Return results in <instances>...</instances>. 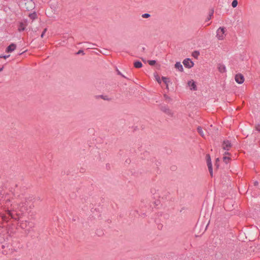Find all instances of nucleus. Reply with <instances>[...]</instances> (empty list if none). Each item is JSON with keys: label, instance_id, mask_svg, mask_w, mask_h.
I'll list each match as a JSON object with an SVG mask.
<instances>
[{"label": "nucleus", "instance_id": "f257e3e1", "mask_svg": "<svg viewBox=\"0 0 260 260\" xmlns=\"http://www.w3.org/2000/svg\"><path fill=\"white\" fill-rule=\"evenodd\" d=\"M25 199L21 201L19 200H5L2 208L11 217V218L18 220L27 210Z\"/></svg>", "mask_w": 260, "mask_h": 260}, {"label": "nucleus", "instance_id": "f03ea898", "mask_svg": "<svg viewBox=\"0 0 260 260\" xmlns=\"http://www.w3.org/2000/svg\"><path fill=\"white\" fill-rule=\"evenodd\" d=\"M225 30L224 27H219L216 31V37L218 40H223L224 37Z\"/></svg>", "mask_w": 260, "mask_h": 260}, {"label": "nucleus", "instance_id": "7ed1b4c3", "mask_svg": "<svg viewBox=\"0 0 260 260\" xmlns=\"http://www.w3.org/2000/svg\"><path fill=\"white\" fill-rule=\"evenodd\" d=\"M207 133L211 136H214L217 134L218 128L213 127L212 125H210L206 129Z\"/></svg>", "mask_w": 260, "mask_h": 260}, {"label": "nucleus", "instance_id": "20e7f679", "mask_svg": "<svg viewBox=\"0 0 260 260\" xmlns=\"http://www.w3.org/2000/svg\"><path fill=\"white\" fill-rule=\"evenodd\" d=\"M207 159V164L208 166V168L210 172V174L211 176L213 175V169H212V165L211 162V159L209 154H207L206 156Z\"/></svg>", "mask_w": 260, "mask_h": 260}, {"label": "nucleus", "instance_id": "39448f33", "mask_svg": "<svg viewBox=\"0 0 260 260\" xmlns=\"http://www.w3.org/2000/svg\"><path fill=\"white\" fill-rule=\"evenodd\" d=\"M183 63L185 67L188 69L192 68L194 65L193 62L192 61L190 58L185 59L183 61Z\"/></svg>", "mask_w": 260, "mask_h": 260}, {"label": "nucleus", "instance_id": "423d86ee", "mask_svg": "<svg viewBox=\"0 0 260 260\" xmlns=\"http://www.w3.org/2000/svg\"><path fill=\"white\" fill-rule=\"evenodd\" d=\"M235 80L238 84H242L244 81V76L241 74H238L236 75Z\"/></svg>", "mask_w": 260, "mask_h": 260}, {"label": "nucleus", "instance_id": "0eeeda50", "mask_svg": "<svg viewBox=\"0 0 260 260\" xmlns=\"http://www.w3.org/2000/svg\"><path fill=\"white\" fill-rule=\"evenodd\" d=\"M232 147V144L229 140H225L222 143V148L225 150H229Z\"/></svg>", "mask_w": 260, "mask_h": 260}, {"label": "nucleus", "instance_id": "6e6552de", "mask_svg": "<svg viewBox=\"0 0 260 260\" xmlns=\"http://www.w3.org/2000/svg\"><path fill=\"white\" fill-rule=\"evenodd\" d=\"M161 110L169 116H172L173 115L172 111L167 106H162Z\"/></svg>", "mask_w": 260, "mask_h": 260}, {"label": "nucleus", "instance_id": "1a4fd4ad", "mask_svg": "<svg viewBox=\"0 0 260 260\" xmlns=\"http://www.w3.org/2000/svg\"><path fill=\"white\" fill-rule=\"evenodd\" d=\"M187 84L191 90L195 91L197 90L196 83L193 80L188 81Z\"/></svg>", "mask_w": 260, "mask_h": 260}, {"label": "nucleus", "instance_id": "9d476101", "mask_svg": "<svg viewBox=\"0 0 260 260\" xmlns=\"http://www.w3.org/2000/svg\"><path fill=\"white\" fill-rule=\"evenodd\" d=\"M16 48V45L14 43H12L9 46H8V47L6 49V52L7 53L11 52L15 50Z\"/></svg>", "mask_w": 260, "mask_h": 260}, {"label": "nucleus", "instance_id": "9b49d317", "mask_svg": "<svg viewBox=\"0 0 260 260\" xmlns=\"http://www.w3.org/2000/svg\"><path fill=\"white\" fill-rule=\"evenodd\" d=\"M94 98L95 99H99L100 98L107 101H110L111 99L109 98V96L107 95H96L94 96Z\"/></svg>", "mask_w": 260, "mask_h": 260}, {"label": "nucleus", "instance_id": "f8f14e48", "mask_svg": "<svg viewBox=\"0 0 260 260\" xmlns=\"http://www.w3.org/2000/svg\"><path fill=\"white\" fill-rule=\"evenodd\" d=\"M175 67L176 69H178V71H179L180 72L183 71V66L180 62H177L175 64Z\"/></svg>", "mask_w": 260, "mask_h": 260}, {"label": "nucleus", "instance_id": "ddd939ff", "mask_svg": "<svg viewBox=\"0 0 260 260\" xmlns=\"http://www.w3.org/2000/svg\"><path fill=\"white\" fill-rule=\"evenodd\" d=\"M218 69L220 73H224L226 72V68L224 64H219L218 65Z\"/></svg>", "mask_w": 260, "mask_h": 260}, {"label": "nucleus", "instance_id": "4468645a", "mask_svg": "<svg viewBox=\"0 0 260 260\" xmlns=\"http://www.w3.org/2000/svg\"><path fill=\"white\" fill-rule=\"evenodd\" d=\"M134 65L136 68H140L143 66L142 62L139 61H135Z\"/></svg>", "mask_w": 260, "mask_h": 260}, {"label": "nucleus", "instance_id": "2eb2a0df", "mask_svg": "<svg viewBox=\"0 0 260 260\" xmlns=\"http://www.w3.org/2000/svg\"><path fill=\"white\" fill-rule=\"evenodd\" d=\"M162 80L166 84L167 88H168V83L170 82L169 79L166 77H162Z\"/></svg>", "mask_w": 260, "mask_h": 260}, {"label": "nucleus", "instance_id": "dca6fc26", "mask_svg": "<svg viewBox=\"0 0 260 260\" xmlns=\"http://www.w3.org/2000/svg\"><path fill=\"white\" fill-rule=\"evenodd\" d=\"M25 30V26L23 22H20L19 25L18 30L19 31H23Z\"/></svg>", "mask_w": 260, "mask_h": 260}, {"label": "nucleus", "instance_id": "f3484780", "mask_svg": "<svg viewBox=\"0 0 260 260\" xmlns=\"http://www.w3.org/2000/svg\"><path fill=\"white\" fill-rule=\"evenodd\" d=\"M0 216L3 221H5L6 222H8L9 221V218L6 215H5L3 214H1Z\"/></svg>", "mask_w": 260, "mask_h": 260}, {"label": "nucleus", "instance_id": "a211bd4d", "mask_svg": "<svg viewBox=\"0 0 260 260\" xmlns=\"http://www.w3.org/2000/svg\"><path fill=\"white\" fill-rule=\"evenodd\" d=\"M29 17L32 20H35L37 18V14L36 13V12L30 13L29 15Z\"/></svg>", "mask_w": 260, "mask_h": 260}, {"label": "nucleus", "instance_id": "6ab92c4d", "mask_svg": "<svg viewBox=\"0 0 260 260\" xmlns=\"http://www.w3.org/2000/svg\"><path fill=\"white\" fill-rule=\"evenodd\" d=\"M197 131L198 133L200 134V135L202 137H204V134L202 130V128L201 126H198L197 128Z\"/></svg>", "mask_w": 260, "mask_h": 260}, {"label": "nucleus", "instance_id": "aec40b11", "mask_svg": "<svg viewBox=\"0 0 260 260\" xmlns=\"http://www.w3.org/2000/svg\"><path fill=\"white\" fill-rule=\"evenodd\" d=\"M230 159V158L229 157H228V156H224L223 157V161L225 163V164H228V162H229V160Z\"/></svg>", "mask_w": 260, "mask_h": 260}, {"label": "nucleus", "instance_id": "412c9836", "mask_svg": "<svg viewBox=\"0 0 260 260\" xmlns=\"http://www.w3.org/2000/svg\"><path fill=\"white\" fill-rule=\"evenodd\" d=\"M238 5V1L237 0H234L232 3V6L233 8H236Z\"/></svg>", "mask_w": 260, "mask_h": 260}, {"label": "nucleus", "instance_id": "4be33fe9", "mask_svg": "<svg viewBox=\"0 0 260 260\" xmlns=\"http://www.w3.org/2000/svg\"><path fill=\"white\" fill-rule=\"evenodd\" d=\"M148 63L150 66H154L156 63L155 60H148Z\"/></svg>", "mask_w": 260, "mask_h": 260}, {"label": "nucleus", "instance_id": "5701e85b", "mask_svg": "<svg viewBox=\"0 0 260 260\" xmlns=\"http://www.w3.org/2000/svg\"><path fill=\"white\" fill-rule=\"evenodd\" d=\"M142 17L144 18H148L150 17V15L148 13H144L142 15Z\"/></svg>", "mask_w": 260, "mask_h": 260}, {"label": "nucleus", "instance_id": "b1692460", "mask_svg": "<svg viewBox=\"0 0 260 260\" xmlns=\"http://www.w3.org/2000/svg\"><path fill=\"white\" fill-rule=\"evenodd\" d=\"M199 55V52H198L197 51L193 52V53H192V56L195 58H197Z\"/></svg>", "mask_w": 260, "mask_h": 260}, {"label": "nucleus", "instance_id": "393cba45", "mask_svg": "<svg viewBox=\"0 0 260 260\" xmlns=\"http://www.w3.org/2000/svg\"><path fill=\"white\" fill-rule=\"evenodd\" d=\"M255 129L258 132H260V124H257L255 125Z\"/></svg>", "mask_w": 260, "mask_h": 260}, {"label": "nucleus", "instance_id": "a878e982", "mask_svg": "<svg viewBox=\"0 0 260 260\" xmlns=\"http://www.w3.org/2000/svg\"><path fill=\"white\" fill-rule=\"evenodd\" d=\"M9 56H10V55H0V58H4L5 59H6V58H8Z\"/></svg>", "mask_w": 260, "mask_h": 260}, {"label": "nucleus", "instance_id": "bb28decb", "mask_svg": "<svg viewBox=\"0 0 260 260\" xmlns=\"http://www.w3.org/2000/svg\"><path fill=\"white\" fill-rule=\"evenodd\" d=\"M164 97L166 99V100H168L169 101L171 100V99L166 94L164 95Z\"/></svg>", "mask_w": 260, "mask_h": 260}, {"label": "nucleus", "instance_id": "cd10ccee", "mask_svg": "<svg viewBox=\"0 0 260 260\" xmlns=\"http://www.w3.org/2000/svg\"><path fill=\"white\" fill-rule=\"evenodd\" d=\"M80 53H82L83 54H84V52H83V51L81 50H80L78 51V52L77 53V54H79Z\"/></svg>", "mask_w": 260, "mask_h": 260}, {"label": "nucleus", "instance_id": "c85d7f7f", "mask_svg": "<svg viewBox=\"0 0 260 260\" xmlns=\"http://www.w3.org/2000/svg\"><path fill=\"white\" fill-rule=\"evenodd\" d=\"M117 72H118V74L119 75H121V76H122V77H124V78H125V77L124 75H123L121 73V72H120V71H119L118 70V71H117Z\"/></svg>", "mask_w": 260, "mask_h": 260}, {"label": "nucleus", "instance_id": "c756f323", "mask_svg": "<svg viewBox=\"0 0 260 260\" xmlns=\"http://www.w3.org/2000/svg\"><path fill=\"white\" fill-rule=\"evenodd\" d=\"M45 33H44V32H42L41 35V38H43L44 35H45Z\"/></svg>", "mask_w": 260, "mask_h": 260}, {"label": "nucleus", "instance_id": "7c9ffc66", "mask_svg": "<svg viewBox=\"0 0 260 260\" xmlns=\"http://www.w3.org/2000/svg\"><path fill=\"white\" fill-rule=\"evenodd\" d=\"M224 154H225V155H230V153H229V152H228V151H226V152H224Z\"/></svg>", "mask_w": 260, "mask_h": 260}, {"label": "nucleus", "instance_id": "2f4dec72", "mask_svg": "<svg viewBox=\"0 0 260 260\" xmlns=\"http://www.w3.org/2000/svg\"><path fill=\"white\" fill-rule=\"evenodd\" d=\"M213 14V11H212V12L211 13V14H210V17H211V16H212Z\"/></svg>", "mask_w": 260, "mask_h": 260}, {"label": "nucleus", "instance_id": "473e14b6", "mask_svg": "<svg viewBox=\"0 0 260 260\" xmlns=\"http://www.w3.org/2000/svg\"><path fill=\"white\" fill-rule=\"evenodd\" d=\"M257 184H258V182H257V181H255V182H254V185H257Z\"/></svg>", "mask_w": 260, "mask_h": 260}, {"label": "nucleus", "instance_id": "72a5a7b5", "mask_svg": "<svg viewBox=\"0 0 260 260\" xmlns=\"http://www.w3.org/2000/svg\"><path fill=\"white\" fill-rule=\"evenodd\" d=\"M47 31V28H45L43 32H44L45 33Z\"/></svg>", "mask_w": 260, "mask_h": 260}, {"label": "nucleus", "instance_id": "f704fd0d", "mask_svg": "<svg viewBox=\"0 0 260 260\" xmlns=\"http://www.w3.org/2000/svg\"><path fill=\"white\" fill-rule=\"evenodd\" d=\"M3 69H4V67L1 68H0V72H1L2 71H3Z\"/></svg>", "mask_w": 260, "mask_h": 260}, {"label": "nucleus", "instance_id": "c9c22d12", "mask_svg": "<svg viewBox=\"0 0 260 260\" xmlns=\"http://www.w3.org/2000/svg\"><path fill=\"white\" fill-rule=\"evenodd\" d=\"M158 82L160 83V81L159 79H157Z\"/></svg>", "mask_w": 260, "mask_h": 260}, {"label": "nucleus", "instance_id": "e433bc0d", "mask_svg": "<svg viewBox=\"0 0 260 260\" xmlns=\"http://www.w3.org/2000/svg\"><path fill=\"white\" fill-rule=\"evenodd\" d=\"M23 224H24V223H22V224H21V226H22V228H23Z\"/></svg>", "mask_w": 260, "mask_h": 260}, {"label": "nucleus", "instance_id": "4c0bfd02", "mask_svg": "<svg viewBox=\"0 0 260 260\" xmlns=\"http://www.w3.org/2000/svg\"><path fill=\"white\" fill-rule=\"evenodd\" d=\"M211 19V17H210V16H209V17H208V19L209 20V19Z\"/></svg>", "mask_w": 260, "mask_h": 260}]
</instances>
